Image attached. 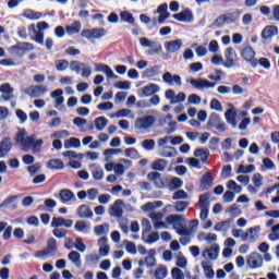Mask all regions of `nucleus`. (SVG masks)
<instances>
[{"label": "nucleus", "mask_w": 279, "mask_h": 279, "mask_svg": "<svg viewBox=\"0 0 279 279\" xmlns=\"http://www.w3.org/2000/svg\"><path fill=\"white\" fill-rule=\"evenodd\" d=\"M225 58L226 61L223 62V66H226V69H232V66H234L239 60V56L236 54V50H234V48H227L225 50Z\"/></svg>", "instance_id": "nucleus-10"}, {"label": "nucleus", "mask_w": 279, "mask_h": 279, "mask_svg": "<svg viewBox=\"0 0 279 279\" xmlns=\"http://www.w3.org/2000/svg\"><path fill=\"white\" fill-rule=\"evenodd\" d=\"M225 119L229 125L236 129V112L232 109L227 110L225 113Z\"/></svg>", "instance_id": "nucleus-33"}, {"label": "nucleus", "mask_w": 279, "mask_h": 279, "mask_svg": "<svg viewBox=\"0 0 279 279\" xmlns=\"http://www.w3.org/2000/svg\"><path fill=\"white\" fill-rule=\"evenodd\" d=\"M136 208L130 203L123 202V199L118 198L108 208V215L114 219H122L123 213H134Z\"/></svg>", "instance_id": "nucleus-2"}, {"label": "nucleus", "mask_w": 279, "mask_h": 279, "mask_svg": "<svg viewBox=\"0 0 279 279\" xmlns=\"http://www.w3.org/2000/svg\"><path fill=\"white\" fill-rule=\"evenodd\" d=\"M156 208H162L161 201L148 202L142 206L144 213H150V210H156Z\"/></svg>", "instance_id": "nucleus-34"}, {"label": "nucleus", "mask_w": 279, "mask_h": 279, "mask_svg": "<svg viewBox=\"0 0 279 279\" xmlns=\"http://www.w3.org/2000/svg\"><path fill=\"white\" fill-rule=\"evenodd\" d=\"M142 147L146 151H154V149H156V141L155 140H144L142 142Z\"/></svg>", "instance_id": "nucleus-49"}, {"label": "nucleus", "mask_w": 279, "mask_h": 279, "mask_svg": "<svg viewBox=\"0 0 279 279\" xmlns=\"http://www.w3.org/2000/svg\"><path fill=\"white\" fill-rule=\"evenodd\" d=\"M171 276L172 279H184V272L180 268H173Z\"/></svg>", "instance_id": "nucleus-64"}, {"label": "nucleus", "mask_w": 279, "mask_h": 279, "mask_svg": "<svg viewBox=\"0 0 279 279\" xmlns=\"http://www.w3.org/2000/svg\"><path fill=\"white\" fill-rule=\"evenodd\" d=\"M28 32L35 35V43H37L38 45H45V33L43 31L36 29V25H29Z\"/></svg>", "instance_id": "nucleus-25"}, {"label": "nucleus", "mask_w": 279, "mask_h": 279, "mask_svg": "<svg viewBox=\"0 0 279 279\" xmlns=\"http://www.w3.org/2000/svg\"><path fill=\"white\" fill-rule=\"evenodd\" d=\"M242 59L245 62H248L253 69H256L258 66V59H256V51L252 46H244L241 50Z\"/></svg>", "instance_id": "nucleus-6"}, {"label": "nucleus", "mask_w": 279, "mask_h": 279, "mask_svg": "<svg viewBox=\"0 0 279 279\" xmlns=\"http://www.w3.org/2000/svg\"><path fill=\"white\" fill-rule=\"evenodd\" d=\"M43 143H45L43 140L33 141L32 145L29 146L32 147L33 154H40L43 149Z\"/></svg>", "instance_id": "nucleus-53"}, {"label": "nucleus", "mask_w": 279, "mask_h": 279, "mask_svg": "<svg viewBox=\"0 0 279 279\" xmlns=\"http://www.w3.org/2000/svg\"><path fill=\"white\" fill-rule=\"evenodd\" d=\"M24 93L25 95H28V97L38 98L43 97L46 93H49V89L45 85H32L28 86Z\"/></svg>", "instance_id": "nucleus-9"}, {"label": "nucleus", "mask_w": 279, "mask_h": 279, "mask_svg": "<svg viewBox=\"0 0 279 279\" xmlns=\"http://www.w3.org/2000/svg\"><path fill=\"white\" fill-rule=\"evenodd\" d=\"M202 267L204 269V274L207 279L215 278V270L213 269V265H210V262L208 260L202 262Z\"/></svg>", "instance_id": "nucleus-36"}, {"label": "nucleus", "mask_w": 279, "mask_h": 279, "mask_svg": "<svg viewBox=\"0 0 279 279\" xmlns=\"http://www.w3.org/2000/svg\"><path fill=\"white\" fill-rule=\"evenodd\" d=\"M82 31V22L75 21L73 24L65 26V32L68 36H73L74 34H80Z\"/></svg>", "instance_id": "nucleus-30"}, {"label": "nucleus", "mask_w": 279, "mask_h": 279, "mask_svg": "<svg viewBox=\"0 0 279 279\" xmlns=\"http://www.w3.org/2000/svg\"><path fill=\"white\" fill-rule=\"evenodd\" d=\"M144 97H151L156 93H160V87L154 83H150L142 88Z\"/></svg>", "instance_id": "nucleus-27"}, {"label": "nucleus", "mask_w": 279, "mask_h": 279, "mask_svg": "<svg viewBox=\"0 0 279 279\" xmlns=\"http://www.w3.org/2000/svg\"><path fill=\"white\" fill-rule=\"evenodd\" d=\"M172 19L179 21L180 23H193V11L191 9H185L181 13L173 14Z\"/></svg>", "instance_id": "nucleus-17"}, {"label": "nucleus", "mask_w": 279, "mask_h": 279, "mask_svg": "<svg viewBox=\"0 0 279 279\" xmlns=\"http://www.w3.org/2000/svg\"><path fill=\"white\" fill-rule=\"evenodd\" d=\"M270 241H279V223L271 228V233L268 235Z\"/></svg>", "instance_id": "nucleus-60"}, {"label": "nucleus", "mask_w": 279, "mask_h": 279, "mask_svg": "<svg viewBox=\"0 0 279 279\" xmlns=\"http://www.w3.org/2000/svg\"><path fill=\"white\" fill-rule=\"evenodd\" d=\"M120 19L121 21H124V23H130V25H134L135 23L134 15H132V13H130L129 11L121 12Z\"/></svg>", "instance_id": "nucleus-48"}, {"label": "nucleus", "mask_w": 279, "mask_h": 279, "mask_svg": "<svg viewBox=\"0 0 279 279\" xmlns=\"http://www.w3.org/2000/svg\"><path fill=\"white\" fill-rule=\"evenodd\" d=\"M240 16H241V13H239V12L221 14L215 20V22L211 25L214 27H223V25H226V23L228 25H230L232 23H236L239 21Z\"/></svg>", "instance_id": "nucleus-5"}, {"label": "nucleus", "mask_w": 279, "mask_h": 279, "mask_svg": "<svg viewBox=\"0 0 279 279\" xmlns=\"http://www.w3.org/2000/svg\"><path fill=\"white\" fill-rule=\"evenodd\" d=\"M154 125H156V117L154 116H143L137 118L134 122V128L138 134H149Z\"/></svg>", "instance_id": "nucleus-3"}, {"label": "nucleus", "mask_w": 279, "mask_h": 279, "mask_svg": "<svg viewBox=\"0 0 279 279\" xmlns=\"http://www.w3.org/2000/svg\"><path fill=\"white\" fill-rule=\"evenodd\" d=\"M34 141H36V135H28L25 129H20L17 131L15 142L17 145H21L22 149H29Z\"/></svg>", "instance_id": "nucleus-4"}, {"label": "nucleus", "mask_w": 279, "mask_h": 279, "mask_svg": "<svg viewBox=\"0 0 279 279\" xmlns=\"http://www.w3.org/2000/svg\"><path fill=\"white\" fill-rule=\"evenodd\" d=\"M159 156L161 158H175V156H178V149H175L173 146L161 148L159 149Z\"/></svg>", "instance_id": "nucleus-28"}, {"label": "nucleus", "mask_w": 279, "mask_h": 279, "mask_svg": "<svg viewBox=\"0 0 279 279\" xmlns=\"http://www.w3.org/2000/svg\"><path fill=\"white\" fill-rule=\"evenodd\" d=\"M182 187V180L180 178H172L169 182L170 191H175V189Z\"/></svg>", "instance_id": "nucleus-56"}, {"label": "nucleus", "mask_w": 279, "mask_h": 279, "mask_svg": "<svg viewBox=\"0 0 279 279\" xmlns=\"http://www.w3.org/2000/svg\"><path fill=\"white\" fill-rule=\"evenodd\" d=\"M274 36H278V26L268 25L262 31V38L264 40H269L270 38H274Z\"/></svg>", "instance_id": "nucleus-23"}, {"label": "nucleus", "mask_w": 279, "mask_h": 279, "mask_svg": "<svg viewBox=\"0 0 279 279\" xmlns=\"http://www.w3.org/2000/svg\"><path fill=\"white\" fill-rule=\"evenodd\" d=\"M73 147L76 149L82 147V142L80 141V138L71 137L64 142L65 149H71Z\"/></svg>", "instance_id": "nucleus-42"}, {"label": "nucleus", "mask_w": 279, "mask_h": 279, "mask_svg": "<svg viewBox=\"0 0 279 279\" xmlns=\"http://www.w3.org/2000/svg\"><path fill=\"white\" fill-rule=\"evenodd\" d=\"M230 226H232V220H225L216 223L214 227L215 232H226V230H230Z\"/></svg>", "instance_id": "nucleus-41"}, {"label": "nucleus", "mask_w": 279, "mask_h": 279, "mask_svg": "<svg viewBox=\"0 0 279 279\" xmlns=\"http://www.w3.org/2000/svg\"><path fill=\"white\" fill-rule=\"evenodd\" d=\"M246 265L248 269H260L263 267V255L253 252L246 257Z\"/></svg>", "instance_id": "nucleus-8"}, {"label": "nucleus", "mask_w": 279, "mask_h": 279, "mask_svg": "<svg viewBox=\"0 0 279 279\" xmlns=\"http://www.w3.org/2000/svg\"><path fill=\"white\" fill-rule=\"evenodd\" d=\"M162 82L168 84V86H182V77L178 74H171L170 72H166L162 75Z\"/></svg>", "instance_id": "nucleus-14"}, {"label": "nucleus", "mask_w": 279, "mask_h": 279, "mask_svg": "<svg viewBox=\"0 0 279 279\" xmlns=\"http://www.w3.org/2000/svg\"><path fill=\"white\" fill-rule=\"evenodd\" d=\"M256 167L254 165H248V166H244V165H240L236 173H252V171H255Z\"/></svg>", "instance_id": "nucleus-55"}, {"label": "nucleus", "mask_w": 279, "mask_h": 279, "mask_svg": "<svg viewBox=\"0 0 279 279\" xmlns=\"http://www.w3.org/2000/svg\"><path fill=\"white\" fill-rule=\"evenodd\" d=\"M89 169L94 180H104V169L100 166H97V163H92L89 165Z\"/></svg>", "instance_id": "nucleus-31"}, {"label": "nucleus", "mask_w": 279, "mask_h": 279, "mask_svg": "<svg viewBox=\"0 0 279 279\" xmlns=\"http://www.w3.org/2000/svg\"><path fill=\"white\" fill-rule=\"evenodd\" d=\"M195 158H201L202 162H208L210 150L204 148H197L194 150Z\"/></svg>", "instance_id": "nucleus-37"}, {"label": "nucleus", "mask_w": 279, "mask_h": 279, "mask_svg": "<svg viewBox=\"0 0 279 279\" xmlns=\"http://www.w3.org/2000/svg\"><path fill=\"white\" fill-rule=\"evenodd\" d=\"M95 72L96 73H105L107 75V80H119V76L114 74V71L109 65L102 63L95 64Z\"/></svg>", "instance_id": "nucleus-12"}, {"label": "nucleus", "mask_w": 279, "mask_h": 279, "mask_svg": "<svg viewBox=\"0 0 279 279\" xmlns=\"http://www.w3.org/2000/svg\"><path fill=\"white\" fill-rule=\"evenodd\" d=\"M221 122V118L217 113H211L209 116L208 123L211 125V128H216Z\"/></svg>", "instance_id": "nucleus-63"}, {"label": "nucleus", "mask_w": 279, "mask_h": 279, "mask_svg": "<svg viewBox=\"0 0 279 279\" xmlns=\"http://www.w3.org/2000/svg\"><path fill=\"white\" fill-rule=\"evenodd\" d=\"M108 34L105 28H92V29H83L81 32V36L86 38L87 40H99V38H104Z\"/></svg>", "instance_id": "nucleus-7"}, {"label": "nucleus", "mask_w": 279, "mask_h": 279, "mask_svg": "<svg viewBox=\"0 0 279 279\" xmlns=\"http://www.w3.org/2000/svg\"><path fill=\"white\" fill-rule=\"evenodd\" d=\"M48 169H64V162H62L60 159H51L47 162Z\"/></svg>", "instance_id": "nucleus-47"}, {"label": "nucleus", "mask_w": 279, "mask_h": 279, "mask_svg": "<svg viewBox=\"0 0 279 279\" xmlns=\"http://www.w3.org/2000/svg\"><path fill=\"white\" fill-rule=\"evenodd\" d=\"M151 169L154 171H165L167 169V160L157 159L151 163Z\"/></svg>", "instance_id": "nucleus-46"}, {"label": "nucleus", "mask_w": 279, "mask_h": 279, "mask_svg": "<svg viewBox=\"0 0 279 279\" xmlns=\"http://www.w3.org/2000/svg\"><path fill=\"white\" fill-rule=\"evenodd\" d=\"M187 83L193 86V88H197L198 90H204L205 88H215L216 84L210 83L207 80L204 78H191L187 80Z\"/></svg>", "instance_id": "nucleus-11"}, {"label": "nucleus", "mask_w": 279, "mask_h": 279, "mask_svg": "<svg viewBox=\"0 0 279 279\" xmlns=\"http://www.w3.org/2000/svg\"><path fill=\"white\" fill-rule=\"evenodd\" d=\"M34 50V45L29 43H22L19 44L17 46H13V51L16 53H25V51H32Z\"/></svg>", "instance_id": "nucleus-38"}, {"label": "nucleus", "mask_w": 279, "mask_h": 279, "mask_svg": "<svg viewBox=\"0 0 279 279\" xmlns=\"http://www.w3.org/2000/svg\"><path fill=\"white\" fill-rule=\"evenodd\" d=\"M161 65H154L143 72V77H156L160 73Z\"/></svg>", "instance_id": "nucleus-39"}, {"label": "nucleus", "mask_w": 279, "mask_h": 279, "mask_svg": "<svg viewBox=\"0 0 279 279\" xmlns=\"http://www.w3.org/2000/svg\"><path fill=\"white\" fill-rule=\"evenodd\" d=\"M0 93L2 95V99L4 101H10L11 99H14V88L10 86V83H4L0 86Z\"/></svg>", "instance_id": "nucleus-20"}, {"label": "nucleus", "mask_w": 279, "mask_h": 279, "mask_svg": "<svg viewBox=\"0 0 279 279\" xmlns=\"http://www.w3.org/2000/svg\"><path fill=\"white\" fill-rule=\"evenodd\" d=\"M74 230H76V232H82L83 234H88V232H90V223L84 220H78L74 225Z\"/></svg>", "instance_id": "nucleus-29"}, {"label": "nucleus", "mask_w": 279, "mask_h": 279, "mask_svg": "<svg viewBox=\"0 0 279 279\" xmlns=\"http://www.w3.org/2000/svg\"><path fill=\"white\" fill-rule=\"evenodd\" d=\"M227 189H229V191H234V193H242V191H243V187H241V185L236 184V181H234V180L228 181Z\"/></svg>", "instance_id": "nucleus-52"}, {"label": "nucleus", "mask_w": 279, "mask_h": 279, "mask_svg": "<svg viewBox=\"0 0 279 279\" xmlns=\"http://www.w3.org/2000/svg\"><path fill=\"white\" fill-rule=\"evenodd\" d=\"M76 215L81 219H93V209L88 205H81L76 210Z\"/></svg>", "instance_id": "nucleus-24"}, {"label": "nucleus", "mask_w": 279, "mask_h": 279, "mask_svg": "<svg viewBox=\"0 0 279 279\" xmlns=\"http://www.w3.org/2000/svg\"><path fill=\"white\" fill-rule=\"evenodd\" d=\"M147 178L150 180V182H154L157 189H165V179H162L159 172H149Z\"/></svg>", "instance_id": "nucleus-22"}, {"label": "nucleus", "mask_w": 279, "mask_h": 279, "mask_svg": "<svg viewBox=\"0 0 279 279\" xmlns=\"http://www.w3.org/2000/svg\"><path fill=\"white\" fill-rule=\"evenodd\" d=\"M51 228H73V220L64 219L62 217H53Z\"/></svg>", "instance_id": "nucleus-21"}, {"label": "nucleus", "mask_w": 279, "mask_h": 279, "mask_svg": "<svg viewBox=\"0 0 279 279\" xmlns=\"http://www.w3.org/2000/svg\"><path fill=\"white\" fill-rule=\"evenodd\" d=\"M166 49L168 53H178V51L182 49V40L175 39V40L168 41L166 44Z\"/></svg>", "instance_id": "nucleus-26"}, {"label": "nucleus", "mask_w": 279, "mask_h": 279, "mask_svg": "<svg viewBox=\"0 0 279 279\" xmlns=\"http://www.w3.org/2000/svg\"><path fill=\"white\" fill-rule=\"evenodd\" d=\"M46 251L49 256H54L58 252V241H56L53 238L48 239Z\"/></svg>", "instance_id": "nucleus-32"}, {"label": "nucleus", "mask_w": 279, "mask_h": 279, "mask_svg": "<svg viewBox=\"0 0 279 279\" xmlns=\"http://www.w3.org/2000/svg\"><path fill=\"white\" fill-rule=\"evenodd\" d=\"M220 248L218 244H213L209 248L203 251V258H209V260H217L219 258Z\"/></svg>", "instance_id": "nucleus-18"}, {"label": "nucleus", "mask_w": 279, "mask_h": 279, "mask_svg": "<svg viewBox=\"0 0 279 279\" xmlns=\"http://www.w3.org/2000/svg\"><path fill=\"white\" fill-rule=\"evenodd\" d=\"M199 208H210V193H204L198 199Z\"/></svg>", "instance_id": "nucleus-43"}, {"label": "nucleus", "mask_w": 279, "mask_h": 279, "mask_svg": "<svg viewBox=\"0 0 279 279\" xmlns=\"http://www.w3.org/2000/svg\"><path fill=\"white\" fill-rule=\"evenodd\" d=\"M258 232H260V226L250 228L245 233L241 235L242 241H248L255 243L258 240Z\"/></svg>", "instance_id": "nucleus-13"}, {"label": "nucleus", "mask_w": 279, "mask_h": 279, "mask_svg": "<svg viewBox=\"0 0 279 279\" xmlns=\"http://www.w3.org/2000/svg\"><path fill=\"white\" fill-rule=\"evenodd\" d=\"M23 16L25 19H29L31 21H38V20L43 19V13L35 12L34 10H26V11H24Z\"/></svg>", "instance_id": "nucleus-44"}, {"label": "nucleus", "mask_w": 279, "mask_h": 279, "mask_svg": "<svg viewBox=\"0 0 279 279\" xmlns=\"http://www.w3.org/2000/svg\"><path fill=\"white\" fill-rule=\"evenodd\" d=\"M142 228H143L142 238L145 239V234H147V232H151V222L149 221V219L147 218L142 219Z\"/></svg>", "instance_id": "nucleus-51"}, {"label": "nucleus", "mask_w": 279, "mask_h": 279, "mask_svg": "<svg viewBox=\"0 0 279 279\" xmlns=\"http://www.w3.org/2000/svg\"><path fill=\"white\" fill-rule=\"evenodd\" d=\"M226 213L230 215V217H239L241 216V209L239 208L238 204L231 205Z\"/></svg>", "instance_id": "nucleus-54"}, {"label": "nucleus", "mask_w": 279, "mask_h": 279, "mask_svg": "<svg viewBox=\"0 0 279 279\" xmlns=\"http://www.w3.org/2000/svg\"><path fill=\"white\" fill-rule=\"evenodd\" d=\"M94 125L98 132H101L102 130H106L108 125V119H106L105 117H98L95 119Z\"/></svg>", "instance_id": "nucleus-40"}, {"label": "nucleus", "mask_w": 279, "mask_h": 279, "mask_svg": "<svg viewBox=\"0 0 279 279\" xmlns=\"http://www.w3.org/2000/svg\"><path fill=\"white\" fill-rule=\"evenodd\" d=\"M202 104V97L197 94H192L187 97V106H199Z\"/></svg>", "instance_id": "nucleus-50"}, {"label": "nucleus", "mask_w": 279, "mask_h": 279, "mask_svg": "<svg viewBox=\"0 0 279 279\" xmlns=\"http://www.w3.org/2000/svg\"><path fill=\"white\" fill-rule=\"evenodd\" d=\"M167 268L166 267H159L155 270V278L156 279H166L167 278Z\"/></svg>", "instance_id": "nucleus-61"}, {"label": "nucleus", "mask_w": 279, "mask_h": 279, "mask_svg": "<svg viewBox=\"0 0 279 279\" xmlns=\"http://www.w3.org/2000/svg\"><path fill=\"white\" fill-rule=\"evenodd\" d=\"M12 137H3L0 141V158H5L12 151Z\"/></svg>", "instance_id": "nucleus-15"}, {"label": "nucleus", "mask_w": 279, "mask_h": 279, "mask_svg": "<svg viewBox=\"0 0 279 279\" xmlns=\"http://www.w3.org/2000/svg\"><path fill=\"white\" fill-rule=\"evenodd\" d=\"M64 92H62V89H56L50 94V97L52 99H54V108H57V110H62V106L64 104Z\"/></svg>", "instance_id": "nucleus-19"}, {"label": "nucleus", "mask_w": 279, "mask_h": 279, "mask_svg": "<svg viewBox=\"0 0 279 279\" xmlns=\"http://www.w3.org/2000/svg\"><path fill=\"white\" fill-rule=\"evenodd\" d=\"M69 260L73 263L78 269L82 267V255L78 252L72 251L68 255Z\"/></svg>", "instance_id": "nucleus-35"}, {"label": "nucleus", "mask_w": 279, "mask_h": 279, "mask_svg": "<svg viewBox=\"0 0 279 279\" xmlns=\"http://www.w3.org/2000/svg\"><path fill=\"white\" fill-rule=\"evenodd\" d=\"M94 232L97 236H104V234H108V232H110V225L104 223L96 226Z\"/></svg>", "instance_id": "nucleus-45"}, {"label": "nucleus", "mask_w": 279, "mask_h": 279, "mask_svg": "<svg viewBox=\"0 0 279 279\" xmlns=\"http://www.w3.org/2000/svg\"><path fill=\"white\" fill-rule=\"evenodd\" d=\"M172 199H174V202H177L178 199H189V194H186L184 190H178L177 192H174Z\"/></svg>", "instance_id": "nucleus-62"}, {"label": "nucleus", "mask_w": 279, "mask_h": 279, "mask_svg": "<svg viewBox=\"0 0 279 279\" xmlns=\"http://www.w3.org/2000/svg\"><path fill=\"white\" fill-rule=\"evenodd\" d=\"M186 208H189V202L186 201L177 202L174 205V210L177 213H184Z\"/></svg>", "instance_id": "nucleus-57"}, {"label": "nucleus", "mask_w": 279, "mask_h": 279, "mask_svg": "<svg viewBox=\"0 0 279 279\" xmlns=\"http://www.w3.org/2000/svg\"><path fill=\"white\" fill-rule=\"evenodd\" d=\"M59 199L62 204L69 205L71 202H75L77 197L71 190L63 189L59 192Z\"/></svg>", "instance_id": "nucleus-16"}, {"label": "nucleus", "mask_w": 279, "mask_h": 279, "mask_svg": "<svg viewBox=\"0 0 279 279\" xmlns=\"http://www.w3.org/2000/svg\"><path fill=\"white\" fill-rule=\"evenodd\" d=\"M166 221L170 226H173V230H175L179 236H183L180 239L181 245H189V243H191V236L193 232L191 231V229H189V227L182 223V221H184V216L178 215V214H171L166 218Z\"/></svg>", "instance_id": "nucleus-1"}, {"label": "nucleus", "mask_w": 279, "mask_h": 279, "mask_svg": "<svg viewBox=\"0 0 279 279\" xmlns=\"http://www.w3.org/2000/svg\"><path fill=\"white\" fill-rule=\"evenodd\" d=\"M148 51V56H154V53H160L162 51V46L158 41H153Z\"/></svg>", "instance_id": "nucleus-58"}, {"label": "nucleus", "mask_w": 279, "mask_h": 279, "mask_svg": "<svg viewBox=\"0 0 279 279\" xmlns=\"http://www.w3.org/2000/svg\"><path fill=\"white\" fill-rule=\"evenodd\" d=\"M84 64H85L84 62L72 61L70 63V70L76 72L77 74H80V72L82 71Z\"/></svg>", "instance_id": "nucleus-59"}]
</instances>
